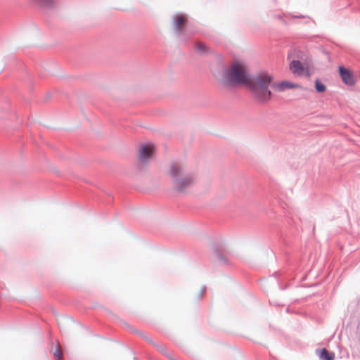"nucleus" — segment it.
Instances as JSON below:
<instances>
[{
  "instance_id": "obj_1",
  "label": "nucleus",
  "mask_w": 360,
  "mask_h": 360,
  "mask_svg": "<svg viewBox=\"0 0 360 360\" xmlns=\"http://www.w3.org/2000/svg\"><path fill=\"white\" fill-rule=\"evenodd\" d=\"M271 81L272 77L268 73H261L252 81L246 65L238 60L234 61L224 70L220 78V82L224 86L249 85L255 98L262 103L267 102L271 98V93L269 90V84Z\"/></svg>"
},
{
  "instance_id": "obj_13",
  "label": "nucleus",
  "mask_w": 360,
  "mask_h": 360,
  "mask_svg": "<svg viewBox=\"0 0 360 360\" xmlns=\"http://www.w3.org/2000/svg\"><path fill=\"white\" fill-rule=\"evenodd\" d=\"M160 350L172 360H175L172 357L170 352L166 349V347L164 345L160 346Z\"/></svg>"
},
{
  "instance_id": "obj_10",
  "label": "nucleus",
  "mask_w": 360,
  "mask_h": 360,
  "mask_svg": "<svg viewBox=\"0 0 360 360\" xmlns=\"http://www.w3.org/2000/svg\"><path fill=\"white\" fill-rule=\"evenodd\" d=\"M51 351L56 360H63V354L59 342H57L56 344H52Z\"/></svg>"
},
{
  "instance_id": "obj_2",
  "label": "nucleus",
  "mask_w": 360,
  "mask_h": 360,
  "mask_svg": "<svg viewBox=\"0 0 360 360\" xmlns=\"http://www.w3.org/2000/svg\"><path fill=\"white\" fill-rule=\"evenodd\" d=\"M169 173L172 178L175 188L179 191H183L194 181V179L191 175L186 174L182 167L177 164H172L170 166Z\"/></svg>"
},
{
  "instance_id": "obj_12",
  "label": "nucleus",
  "mask_w": 360,
  "mask_h": 360,
  "mask_svg": "<svg viewBox=\"0 0 360 360\" xmlns=\"http://www.w3.org/2000/svg\"><path fill=\"white\" fill-rule=\"evenodd\" d=\"M315 87L316 90L320 93L324 92L326 90V86L318 79L315 82Z\"/></svg>"
},
{
  "instance_id": "obj_7",
  "label": "nucleus",
  "mask_w": 360,
  "mask_h": 360,
  "mask_svg": "<svg viewBox=\"0 0 360 360\" xmlns=\"http://www.w3.org/2000/svg\"><path fill=\"white\" fill-rule=\"evenodd\" d=\"M175 29L177 32H181L187 22V18L184 15H176L174 18Z\"/></svg>"
},
{
  "instance_id": "obj_8",
  "label": "nucleus",
  "mask_w": 360,
  "mask_h": 360,
  "mask_svg": "<svg viewBox=\"0 0 360 360\" xmlns=\"http://www.w3.org/2000/svg\"><path fill=\"white\" fill-rule=\"evenodd\" d=\"M32 3L44 7H54L58 4L59 0H30Z\"/></svg>"
},
{
  "instance_id": "obj_4",
  "label": "nucleus",
  "mask_w": 360,
  "mask_h": 360,
  "mask_svg": "<svg viewBox=\"0 0 360 360\" xmlns=\"http://www.w3.org/2000/svg\"><path fill=\"white\" fill-rule=\"evenodd\" d=\"M339 73L342 82L348 86H354L356 83L353 72L342 66L339 67Z\"/></svg>"
},
{
  "instance_id": "obj_5",
  "label": "nucleus",
  "mask_w": 360,
  "mask_h": 360,
  "mask_svg": "<svg viewBox=\"0 0 360 360\" xmlns=\"http://www.w3.org/2000/svg\"><path fill=\"white\" fill-rule=\"evenodd\" d=\"M272 86L277 91H284L288 89H295L300 86L299 84L289 81H282L278 83H274Z\"/></svg>"
},
{
  "instance_id": "obj_14",
  "label": "nucleus",
  "mask_w": 360,
  "mask_h": 360,
  "mask_svg": "<svg viewBox=\"0 0 360 360\" xmlns=\"http://www.w3.org/2000/svg\"><path fill=\"white\" fill-rule=\"evenodd\" d=\"M160 350L172 360H175L172 357L170 352L166 349V347L164 345L160 346Z\"/></svg>"
},
{
  "instance_id": "obj_6",
  "label": "nucleus",
  "mask_w": 360,
  "mask_h": 360,
  "mask_svg": "<svg viewBox=\"0 0 360 360\" xmlns=\"http://www.w3.org/2000/svg\"><path fill=\"white\" fill-rule=\"evenodd\" d=\"M290 70L294 75L298 76L302 75L305 71V68L303 65L297 60H294L290 63Z\"/></svg>"
},
{
  "instance_id": "obj_11",
  "label": "nucleus",
  "mask_w": 360,
  "mask_h": 360,
  "mask_svg": "<svg viewBox=\"0 0 360 360\" xmlns=\"http://www.w3.org/2000/svg\"><path fill=\"white\" fill-rule=\"evenodd\" d=\"M195 50L200 53H205L209 51V48L206 46L205 44L201 41H198L195 44Z\"/></svg>"
},
{
  "instance_id": "obj_9",
  "label": "nucleus",
  "mask_w": 360,
  "mask_h": 360,
  "mask_svg": "<svg viewBox=\"0 0 360 360\" xmlns=\"http://www.w3.org/2000/svg\"><path fill=\"white\" fill-rule=\"evenodd\" d=\"M319 358L321 360H334L335 354L333 352H329L326 349H321L317 351Z\"/></svg>"
},
{
  "instance_id": "obj_3",
  "label": "nucleus",
  "mask_w": 360,
  "mask_h": 360,
  "mask_svg": "<svg viewBox=\"0 0 360 360\" xmlns=\"http://www.w3.org/2000/svg\"><path fill=\"white\" fill-rule=\"evenodd\" d=\"M155 146L152 143L145 144L140 146L139 150V160L141 162L145 163L152 157L155 152Z\"/></svg>"
}]
</instances>
